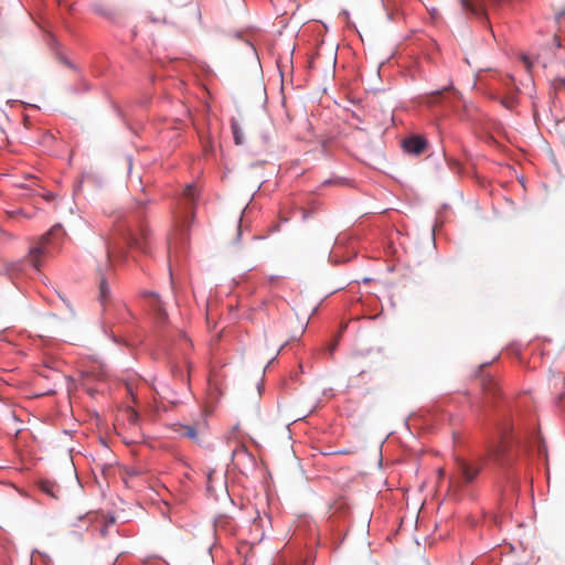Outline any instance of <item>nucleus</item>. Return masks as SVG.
<instances>
[{
    "label": "nucleus",
    "instance_id": "obj_18",
    "mask_svg": "<svg viewBox=\"0 0 565 565\" xmlns=\"http://www.w3.org/2000/svg\"><path fill=\"white\" fill-rule=\"evenodd\" d=\"M234 444H235V446H234V448L232 450V455H233L234 458L238 457L241 455H248L247 448H246L243 439L238 440V441H236Z\"/></svg>",
    "mask_w": 565,
    "mask_h": 565
},
{
    "label": "nucleus",
    "instance_id": "obj_11",
    "mask_svg": "<svg viewBox=\"0 0 565 565\" xmlns=\"http://www.w3.org/2000/svg\"><path fill=\"white\" fill-rule=\"evenodd\" d=\"M40 488L43 492L47 493L52 498H58L61 493V489L54 482L49 480H42L40 482Z\"/></svg>",
    "mask_w": 565,
    "mask_h": 565
},
{
    "label": "nucleus",
    "instance_id": "obj_22",
    "mask_svg": "<svg viewBox=\"0 0 565 565\" xmlns=\"http://www.w3.org/2000/svg\"><path fill=\"white\" fill-rule=\"evenodd\" d=\"M523 64L525 65L526 70L530 72L532 65H533V62L530 60V57L527 55H522L521 57Z\"/></svg>",
    "mask_w": 565,
    "mask_h": 565
},
{
    "label": "nucleus",
    "instance_id": "obj_29",
    "mask_svg": "<svg viewBox=\"0 0 565 565\" xmlns=\"http://www.w3.org/2000/svg\"><path fill=\"white\" fill-rule=\"evenodd\" d=\"M444 473H445V471L441 469V470L439 471V475H440V476H444Z\"/></svg>",
    "mask_w": 565,
    "mask_h": 565
},
{
    "label": "nucleus",
    "instance_id": "obj_12",
    "mask_svg": "<svg viewBox=\"0 0 565 565\" xmlns=\"http://www.w3.org/2000/svg\"><path fill=\"white\" fill-rule=\"evenodd\" d=\"M179 433L182 436H184V437H186V438H189V439H191V440H193L195 443L200 441V439H199V431H198L195 426H190V425L181 426Z\"/></svg>",
    "mask_w": 565,
    "mask_h": 565
},
{
    "label": "nucleus",
    "instance_id": "obj_23",
    "mask_svg": "<svg viewBox=\"0 0 565 565\" xmlns=\"http://www.w3.org/2000/svg\"><path fill=\"white\" fill-rule=\"evenodd\" d=\"M43 198L46 200V201H53L55 199V194L52 193V192H47L45 194H43Z\"/></svg>",
    "mask_w": 565,
    "mask_h": 565
},
{
    "label": "nucleus",
    "instance_id": "obj_16",
    "mask_svg": "<svg viewBox=\"0 0 565 565\" xmlns=\"http://www.w3.org/2000/svg\"><path fill=\"white\" fill-rule=\"evenodd\" d=\"M109 289L107 286V281L105 277L102 275L99 278V299L100 301H105L108 297Z\"/></svg>",
    "mask_w": 565,
    "mask_h": 565
},
{
    "label": "nucleus",
    "instance_id": "obj_19",
    "mask_svg": "<svg viewBox=\"0 0 565 565\" xmlns=\"http://www.w3.org/2000/svg\"><path fill=\"white\" fill-rule=\"evenodd\" d=\"M503 452V447L501 445L491 446L488 450V456L493 460H499Z\"/></svg>",
    "mask_w": 565,
    "mask_h": 565
},
{
    "label": "nucleus",
    "instance_id": "obj_27",
    "mask_svg": "<svg viewBox=\"0 0 565 565\" xmlns=\"http://www.w3.org/2000/svg\"><path fill=\"white\" fill-rule=\"evenodd\" d=\"M183 342H184V344L190 345V343H189L188 339H185V337H184V335H183Z\"/></svg>",
    "mask_w": 565,
    "mask_h": 565
},
{
    "label": "nucleus",
    "instance_id": "obj_21",
    "mask_svg": "<svg viewBox=\"0 0 565 565\" xmlns=\"http://www.w3.org/2000/svg\"><path fill=\"white\" fill-rule=\"evenodd\" d=\"M125 473H126V476H127L128 478H134V477H138V476H140V475L142 473V471H141L140 469H138V468H134V467H131V468H127V469L125 470Z\"/></svg>",
    "mask_w": 565,
    "mask_h": 565
},
{
    "label": "nucleus",
    "instance_id": "obj_20",
    "mask_svg": "<svg viewBox=\"0 0 565 565\" xmlns=\"http://www.w3.org/2000/svg\"><path fill=\"white\" fill-rule=\"evenodd\" d=\"M118 256H119V254H118V252H117L116 247H115V246L109 245V246L107 247V257H108V260H109V262H111V260L116 259Z\"/></svg>",
    "mask_w": 565,
    "mask_h": 565
},
{
    "label": "nucleus",
    "instance_id": "obj_4",
    "mask_svg": "<svg viewBox=\"0 0 565 565\" xmlns=\"http://www.w3.org/2000/svg\"><path fill=\"white\" fill-rule=\"evenodd\" d=\"M505 0H460L461 7L466 12L476 18L487 20L486 2L494 9L499 8Z\"/></svg>",
    "mask_w": 565,
    "mask_h": 565
},
{
    "label": "nucleus",
    "instance_id": "obj_24",
    "mask_svg": "<svg viewBox=\"0 0 565 565\" xmlns=\"http://www.w3.org/2000/svg\"><path fill=\"white\" fill-rule=\"evenodd\" d=\"M563 17H565V11H559L555 13V19L559 21Z\"/></svg>",
    "mask_w": 565,
    "mask_h": 565
},
{
    "label": "nucleus",
    "instance_id": "obj_2",
    "mask_svg": "<svg viewBox=\"0 0 565 565\" xmlns=\"http://www.w3.org/2000/svg\"><path fill=\"white\" fill-rule=\"evenodd\" d=\"M196 198L198 190L195 185H186L183 190V195L180 200L179 209L174 212L175 228L181 234L189 228L190 222L193 220Z\"/></svg>",
    "mask_w": 565,
    "mask_h": 565
},
{
    "label": "nucleus",
    "instance_id": "obj_5",
    "mask_svg": "<svg viewBox=\"0 0 565 565\" xmlns=\"http://www.w3.org/2000/svg\"><path fill=\"white\" fill-rule=\"evenodd\" d=\"M403 149L405 152L414 156L422 154L427 148V141L422 136H412L403 140Z\"/></svg>",
    "mask_w": 565,
    "mask_h": 565
},
{
    "label": "nucleus",
    "instance_id": "obj_14",
    "mask_svg": "<svg viewBox=\"0 0 565 565\" xmlns=\"http://www.w3.org/2000/svg\"><path fill=\"white\" fill-rule=\"evenodd\" d=\"M482 390L487 393L494 394L497 392V383L493 377L484 376L481 381Z\"/></svg>",
    "mask_w": 565,
    "mask_h": 565
},
{
    "label": "nucleus",
    "instance_id": "obj_30",
    "mask_svg": "<svg viewBox=\"0 0 565 565\" xmlns=\"http://www.w3.org/2000/svg\"><path fill=\"white\" fill-rule=\"evenodd\" d=\"M237 232H238V235H241V226L239 225H238Z\"/></svg>",
    "mask_w": 565,
    "mask_h": 565
},
{
    "label": "nucleus",
    "instance_id": "obj_26",
    "mask_svg": "<svg viewBox=\"0 0 565 565\" xmlns=\"http://www.w3.org/2000/svg\"><path fill=\"white\" fill-rule=\"evenodd\" d=\"M11 215H12V216H15V215H23V216H26L22 210H19V211H17V212H12V213H11Z\"/></svg>",
    "mask_w": 565,
    "mask_h": 565
},
{
    "label": "nucleus",
    "instance_id": "obj_7",
    "mask_svg": "<svg viewBox=\"0 0 565 565\" xmlns=\"http://www.w3.org/2000/svg\"><path fill=\"white\" fill-rule=\"evenodd\" d=\"M446 96H452L454 98H459L460 93L451 87H446L444 89L435 90L426 96V103L428 105L437 104L441 98Z\"/></svg>",
    "mask_w": 565,
    "mask_h": 565
},
{
    "label": "nucleus",
    "instance_id": "obj_28",
    "mask_svg": "<svg viewBox=\"0 0 565 565\" xmlns=\"http://www.w3.org/2000/svg\"><path fill=\"white\" fill-rule=\"evenodd\" d=\"M172 374L177 376V367H172Z\"/></svg>",
    "mask_w": 565,
    "mask_h": 565
},
{
    "label": "nucleus",
    "instance_id": "obj_15",
    "mask_svg": "<svg viewBox=\"0 0 565 565\" xmlns=\"http://www.w3.org/2000/svg\"><path fill=\"white\" fill-rule=\"evenodd\" d=\"M552 90L555 95H558L559 93H565V78L557 77L553 79L551 84Z\"/></svg>",
    "mask_w": 565,
    "mask_h": 565
},
{
    "label": "nucleus",
    "instance_id": "obj_17",
    "mask_svg": "<svg viewBox=\"0 0 565 565\" xmlns=\"http://www.w3.org/2000/svg\"><path fill=\"white\" fill-rule=\"evenodd\" d=\"M227 443L231 445L232 443H236L238 440H242L243 439V436H242V433H241V429L238 427V425H235L232 429L231 433H228L227 435Z\"/></svg>",
    "mask_w": 565,
    "mask_h": 565
},
{
    "label": "nucleus",
    "instance_id": "obj_31",
    "mask_svg": "<svg viewBox=\"0 0 565 565\" xmlns=\"http://www.w3.org/2000/svg\"><path fill=\"white\" fill-rule=\"evenodd\" d=\"M335 349V343L333 345H331V351H333Z\"/></svg>",
    "mask_w": 565,
    "mask_h": 565
},
{
    "label": "nucleus",
    "instance_id": "obj_10",
    "mask_svg": "<svg viewBox=\"0 0 565 565\" xmlns=\"http://www.w3.org/2000/svg\"><path fill=\"white\" fill-rule=\"evenodd\" d=\"M156 394L161 401H168L171 404H177L175 393L168 386L161 385L160 388H156Z\"/></svg>",
    "mask_w": 565,
    "mask_h": 565
},
{
    "label": "nucleus",
    "instance_id": "obj_9",
    "mask_svg": "<svg viewBox=\"0 0 565 565\" xmlns=\"http://www.w3.org/2000/svg\"><path fill=\"white\" fill-rule=\"evenodd\" d=\"M516 90L518 89H510L504 96H502L500 98V104L504 108H507L509 110H513L518 106L519 100H518Z\"/></svg>",
    "mask_w": 565,
    "mask_h": 565
},
{
    "label": "nucleus",
    "instance_id": "obj_25",
    "mask_svg": "<svg viewBox=\"0 0 565 565\" xmlns=\"http://www.w3.org/2000/svg\"><path fill=\"white\" fill-rule=\"evenodd\" d=\"M553 40H554V44H555V46H556V47H561V41H559V38H558L556 34L554 35V39H553Z\"/></svg>",
    "mask_w": 565,
    "mask_h": 565
},
{
    "label": "nucleus",
    "instance_id": "obj_3",
    "mask_svg": "<svg viewBox=\"0 0 565 565\" xmlns=\"http://www.w3.org/2000/svg\"><path fill=\"white\" fill-rule=\"evenodd\" d=\"M456 475L449 478V486L454 491H459L465 484L472 482L482 468V463H471L456 457Z\"/></svg>",
    "mask_w": 565,
    "mask_h": 565
},
{
    "label": "nucleus",
    "instance_id": "obj_13",
    "mask_svg": "<svg viewBox=\"0 0 565 565\" xmlns=\"http://www.w3.org/2000/svg\"><path fill=\"white\" fill-rule=\"evenodd\" d=\"M232 132L234 137V141L236 145H243L244 143V134L242 130V127L239 126L238 121L236 119H233L231 122Z\"/></svg>",
    "mask_w": 565,
    "mask_h": 565
},
{
    "label": "nucleus",
    "instance_id": "obj_8",
    "mask_svg": "<svg viewBox=\"0 0 565 565\" xmlns=\"http://www.w3.org/2000/svg\"><path fill=\"white\" fill-rule=\"evenodd\" d=\"M143 297L148 299L149 305L157 312V316L160 320L164 321L167 319V313L162 307L160 297L152 291H145Z\"/></svg>",
    "mask_w": 565,
    "mask_h": 565
},
{
    "label": "nucleus",
    "instance_id": "obj_1",
    "mask_svg": "<svg viewBox=\"0 0 565 565\" xmlns=\"http://www.w3.org/2000/svg\"><path fill=\"white\" fill-rule=\"evenodd\" d=\"M64 231L61 225H54L51 230L41 236L34 245L30 247L29 262L39 269L41 266V259L51 255L55 248V241L64 236Z\"/></svg>",
    "mask_w": 565,
    "mask_h": 565
},
{
    "label": "nucleus",
    "instance_id": "obj_6",
    "mask_svg": "<svg viewBox=\"0 0 565 565\" xmlns=\"http://www.w3.org/2000/svg\"><path fill=\"white\" fill-rule=\"evenodd\" d=\"M149 230L146 227L140 228L139 235H131L129 239V244L131 247L140 249L142 253L148 252V239H149Z\"/></svg>",
    "mask_w": 565,
    "mask_h": 565
}]
</instances>
